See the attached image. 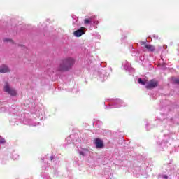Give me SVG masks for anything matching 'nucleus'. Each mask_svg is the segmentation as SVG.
I'll list each match as a JSON object with an SVG mask.
<instances>
[{
    "instance_id": "obj_12",
    "label": "nucleus",
    "mask_w": 179,
    "mask_h": 179,
    "mask_svg": "<svg viewBox=\"0 0 179 179\" xmlns=\"http://www.w3.org/2000/svg\"><path fill=\"white\" fill-rule=\"evenodd\" d=\"M3 41H4V43H8V42H12V39H8V38H4L3 39Z\"/></svg>"
},
{
    "instance_id": "obj_9",
    "label": "nucleus",
    "mask_w": 179,
    "mask_h": 179,
    "mask_svg": "<svg viewBox=\"0 0 179 179\" xmlns=\"http://www.w3.org/2000/svg\"><path fill=\"white\" fill-rule=\"evenodd\" d=\"M138 83H140L141 85H146V81H143L142 78H139Z\"/></svg>"
},
{
    "instance_id": "obj_10",
    "label": "nucleus",
    "mask_w": 179,
    "mask_h": 179,
    "mask_svg": "<svg viewBox=\"0 0 179 179\" xmlns=\"http://www.w3.org/2000/svg\"><path fill=\"white\" fill-rule=\"evenodd\" d=\"M6 143V141H5V138H3L2 136H0V143L3 144Z\"/></svg>"
},
{
    "instance_id": "obj_14",
    "label": "nucleus",
    "mask_w": 179,
    "mask_h": 179,
    "mask_svg": "<svg viewBox=\"0 0 179 179\" xmlns=\"http://www.w3.org/2000/svg\"><path fill=\"white\" fill-rule=\"evenodd\" d=\"M163 178L167 179V178H169V176H167V175H164L163 176Z\"/></svg>"
},
{
    "instance_id": "obj_3",
    "label": "nucleus",
    "mask_w": 179,
    "mask_h": 179,
    "mask_svg": "<svg viewBox=\"0 0 179 179\" xmlns=\"http://www.w3.org/2000/svg\"><path fill=\"white\" fill-rule=\"evenodd\" d=\"M157 85H159V81L155 79H152L148 82L145 87L146 89H155V87H157Z\"/></svg>"
},
{
    "instance_id": "obj_8",
    "label": "nucleus",
    "mask_w": 179,
    "mask_h": 179,
    "mask_svg": "<svg viewBox=\"0 0 179 179\" xmlns=\"http://www.w3.org/2000/svg\"><path fill=\"white\" fill-rule=\"evenodd\" d=\"M94 19H96V15L91 16L89 18H85L84 20L85 24H91L92 22H94Z\"/></svg>"
},
{
    "instance_id": "obj_7",
    "label": "nucleus",
    "mask_w": 179,
    "mask_h": 179,
    "mask_svg": "<svg viewBox=\"0 0 179 179\" xmlns=\"http://www.w3.org/2000/svg\"><path fill=\"white\" fill-rule=\"evenodd\" d=\"M8 72H10L8 66L3 65L0 66V73H8Z\"/></svg>"
},
{
    "instance_id": "obj_15",
    "label": "nucleus",
    "mask_w": 179,
    "mask_h": 179,
    "mask_svg": "<svg viewBox=\"0 0 179 179\" xmlns=\"http://www.w3.org/2000/svg\"><path fill=\"white\" fill-rule=\"evenodd\" d=\"M80 155L81 156H85V152H80Z\"/></svg>"
},
{
    "instance_id": "obj_11",
    "label": "nucleus",
    "mask_w": 179,
    "mask_h": 179,
    "mask_svg": "<svg viewBox=\"0 0 179 179\" xmlns=\"http://www.w3.org/2000/svg\"><path fill=\"white\" fill-rule=\"evenodd\" d=\"M13 159H14V160H17V159H19V155L15 154L14 156H13Z\"/></svg>"
},
{
    "instance_id": "obj_6",
    "label": "nucleus",
    "mask_w": 179,
    "mask_h": 179,
    "mask_svg": "<svg viewBox=\"0 0 179 179\" xmlns=\"http://www.w3.org/2000/svg\"><path fill=\"white\" fill-rule=\"evenodd\" d=\"M85 29V27H82L80 29L74 31V36L76 37H81L82 36H83V34H85V32L83 31Z\"/></svg>"
},
{
    "instance_id": "obj_2",
    "label": "nucleus",
    "mask_w": 179,
    "mask_h": 179,
    "mask_svg": "<svg viewBox=\"0 0 179 179\" xmlns=\"http://www.w3.org/2000/svg\"><path fill=\"white\" fill-rule=\"evenodd\" d=\"M3 90L6 93H8V94H10V96H15L17 95V92H16V90L10 87V85L8 82L5 83Z\"/></svg>"
},
{
    "instance_id": "obj_5",
    "label": "nucleus",
    "mask_w": 179,
    "mask_h": 179,
    "mask_svg": "<svg viewBox=\"0 0 179 179\" xmlns=\"http://www.w3.org/2000/svg\"><path fill=\"white\" fill-rule=\"evenodd\" d=\"M94 143L96 144V148L97 149H101V148H104V143L100 138H95Z\"/></svg>"
},
{
    "instance_id": "obj_4",
    "label": "nucleus",
    "mask_w": 179,
    "mask_h": 179,
    "mask_svg": "<svg viewBox=\"0 0 179 179\" xmlns=\"http://www.w3.org/2000/svg\"><path fill=\"white\" fill-rule=\"evenodd\" d=\"M141 45H143V48H145L146 50H148V51H150V52H153L155 50H156L154 45L147 43L146 42L142 41L141 42Z\"/></svg>"
},
{
    "instance_id": "obj_16",
    "label": "nucleus",
    "mask_w": 179,
    "mask_h": 179,
    "mask_svg": "<svg viewBox=\"0 0 179 179\" xmlns=\"http://www.w3.org/2000/svg\"><path fill=\"white\" fill-rule=\"evenodd\" d=\"M50 160H51V161L54 160V157H52V156L50 157Z\"/></svg>"
},
{
    "instance_id": "obj_1",
    "label": "nucleus",
    "mask_w": 179,
    "mask_h": 179,
    "mask_svg": "<svg viewBox=\"0 0 179 179\" xmlns=\"http://www.w3.org/2000/svg\"><path fill=\"white\" fill-rule=\"evenodd\" d=\"M73 65H75V59H73V57L65 58L59 66V71H69L70 69H72Z\"/></svg>"
},
{
    "instance_id": "obj_13",
    "label": "nucleus",
    "mask_w": 179,
    "mask_h": 179,
    "mask_svg": "<svg viewBox=\"0 0 179 179\" xmlns=\"http://www.w3.org/2000/svg\"><path fill=\"white\" fill-rule=\"evenodd\" d=\"M175 83H178L179 84V78H176L174 80Z\"/></svg>"
}]
</instances>
